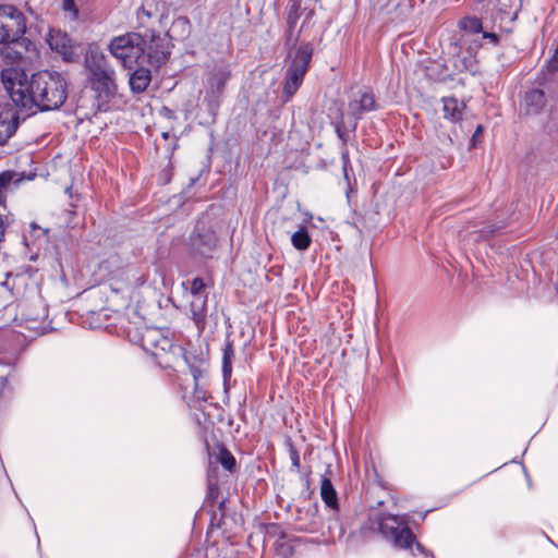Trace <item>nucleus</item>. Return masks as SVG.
<instances>
[{
  "label": "nucleus",
  "mask_w": 558,
  "mask_h": 558,
  "mask_svg": "<svg viewBox=\"0 0 558 558\" xmlns=\"http://www.w3.org/2000/svg\"><path fill=\"white\" fill-rule=\"evenodd\" d=\"M219 460L221 465L228 471H232L235 466V459L228 450L221 451Z\"/></svg>",
  "instance_id": "30"
},
{
  "label": "nucleus",
  "mask_w": 558,
  "mask_h": 558,
  "mask_svg": "<svg viewBox=\"0 0 558 558\" xmlns=\"http://www.w3.org/2000/svg\"><path fill=\"white\" fill-rule=\"evenodd\" d=\"M172 45L167 38L151 34L149 43L146 41L145 51L143 52V61L145 60V69L149 66L159 69L167 64L171 56Z\"/></svg>",
  "instance_id": "6"
},
{
  "label": "nucleus",
  "mask_w": 558,
  "mask_h": 558,
  "mask_svg": "<svg viewBox=\"0 0 558 558\" xmlns=\"http://www.w3.org/2000/svg\"><path fill=\"white\" fill-rule=\"evenodd\" d=\"M291 243L298 251H305L310 247L312 239L305 226H300V228L292 233Z\"/></svg>",
  "instance_id": "25"
},
{
  "label": "nucleus",
  "mask_w": 558,
  "mask_h": 558,
  "mask_svg": "<svg viewBox=\"0 0 558 558\" xmlns=\"http://www.w3.org/2000/svg\"><path fill=\"white\" fill-rule=\"evenodd\" d=\"M229 78L226 72H211L207 78L208 89L207 94L210 95L208 106L211 111L218 107V95L223 90L225 85Z\"/></svg>",
  "instance_id": "16"
},
{
  "label": "nucleus",
  "mask_w": 558,
  "mask_h": 558,
  "mask_svg": "<svg viewBox=\"0 0 558 558\" xmlns=\"http://www.w3.org/2000/svg\"><path fill=\"white\" fill-rule=\"evenodd\" d=\"M2 54L8 64H26L24 56L15 47H7Z\"/></svg>",
  "instance_id": "29"
},
{
  "label": "nucleus",
  "mask_w": 558,
  "mask_h": 558,
  "mask_svg": "<svg viewBox=\"0 0 558 558\" xmlns=\"http://www.w3.org/2000/svg\"><path fill=\"white\" fill-rule=\"evenodd\" d=\"M146 40L140 33H126L114 37L110 45V54L121 62L124 70H146L143 52Z\"/></svg>",
  "instance_id": "2"
},
{
  "label": "nucleus",
  "mask_w": 558,
  "mask_h": 558,
  "mask_svg": "<svg viewBox=\"0 0 558 558\" xmlns=\"http://www.w3.org/2000/svg\"><path fill=\"white\" fill-rule=\"evenodd\" d=\"M23 180L22 175L14 171H3L0 173V205L5 202V195L12 191Z\"/></svg>",
  "instance_id": "20"
},
{
  "label": "nucleus",
  "mask_w": 558,
  "mask_h": 558,
  "mask_svg": "<svg viewBox=\"0 0 558 558\" xmlns=\"http://www.w3.org/2000/svg\"><path fill=\"white\" fill-rule=\"evenodd\" d=\"M111 289L114 291V292H119L122 290V287H113L111 286Z\"/></svg>",
  "instance_id": "38"
},
{
  "label": "nucleus",
  "mask_w": 558,
  "mask_h": 558,
  "mask_svg": "<svg viewBox=\"0 0 558 558\" xmlns=\"http://www.w3.org/2000/svg\"><path fill=\"white\" fill-rule=\"evenodd\" d=\"M484 37H493V38H495L496 36H495V34H484Z\"/></svg>",
  "instance_id": "39"
},
{
  "label": "nucleus",
  "mask_w": 558,
  "mask_h": 558,
  "mask_svg": "<svg viewBox=\"0 0 558 558\" xmlns=\"http://www.w3.org/2000/svg\"><path fill=\"white\" fill-rule=\"evenodd\" d=\"M190 247L193 255L210 258L217 247V236L214 231L197 232L191 236Z\"/></svg>",
  "instance_id": "12"
},
{
  "label": "nucleus",
  "mask_w": 558,
  "mask_h": 558,
  "mask_svg": "<svg viewBox=\"0 0 558 558\" xmlns=\"http://www.w3.org/2000/svg\"><path fill=\"white\" fill-rule=\"evenodd\" d=\"M193 397L196 401H206L208 399V392L199 386V383H194Z\"/></svg>",
  "instance_id": "32"
},
{
  "label": "nucleus",
  "mask_w": 558,
  "mask_h": 558,
  "mask_svg": "<svg viewBox=\"0 0 558 558\" xmlns=\"http://www.w3.org/2000/svg\"><path fill=\"white\" fill-rule=\"evenodd\" d=\"M205 288V283L203 281L202 278L199 277H196L192 280L191 282V287H190V292H191V295L192 296H196V295H204L202 293V291L204 290Z\"/></svg>",
  "instance_id": "31"
},
{
  "label": "nucleus",
  "mask_w": 558,
  "mask_h": 558,
  "mask_svg": "<svg viewBox=\"0 0 558 558\" xmlns=\"http://www.w3.org/2000/svg\"><path fill=\"white\" fill-rule=\"evenodd\" d=\"M26 32V17L22 11L10 4L0 5V43L17 41Z\"/></svg>",
  "instance_id": "5"
},
{
  "label": "nucleus",
  "mask_w": 558,
  "mask_h": 558,
  "mask_svg": "<svg viewBox=\"0 0 558 558\" xmlns=\"http://www.w3.org/2000/svg\"><path fill=\"white\" fill-rule=\"evenodd\" d=\"M547 104L545 92L539 88H531L525 92L523 98V112L526 116H538Z\"/></svg>",
  "instance_id": "14"
},
{
  "label": "nucleus",
  "mask_w": 558,
  "mask_h": 558,
  "mask_svg": "<svg viewBox=\"0 0 558 558\" xmlns=\"http://www.w3.org/2000/svg\"><path fill=\"white\" fill-rule=\"evenodd\" d=\"M306 13V19L310 20L314 15V9H308L303 5L301 0H289L284 10L287 29H286V45L296 44L299 35L294 33L296 23L303 13Z\"/></svg>",
  "instance_id": "9"
},
{
  "label": "nucleus",
  "mask_w": 558,
  "mask_h": 558,
  "mask_svg": "<svg viewBox=\"0 0 558 558\" xmlns=\"http://www.w3.org/2000/svg\"><path fill=\"white\" fill-rule=\"evenodd\" d=\"M459 27L470 34L482 32V21L476 16H466L459 21Z\"/></svg>",
  "instance_id": "27"
},
{
  "label": "nucleus",
  "mask_w": 558,
  "mask_h": 558,
  "mask_svg": "<svg viewBox=\"0 0 558 558\" xmlns=\"http://www.w3.org/2000/svg\"><path fill=\"white\" fill-rule=\"evenodd\" d=\"M328 531H329L330 538L332 541H336V539L340 541L344 536V533H345L344 527L340 523L337 514H333L332 517L329 518Z\"/></svg>",
  "instance_id": "28"
},
{
  "label": "nucleus",
  "mask_w": 558,
  "mask_h": 558,
  "mask_svg": "<svg viewBox=\"0 0 558 558\" xmlns=\"http://www.w3.org/2000/svg\"><path fill=\"white\" fill-rule=\"evenodd\" d=\"M45 317H46V308L44 306H41V315L40 316L38 315V316L33 317V316L27 314L26 315V320L29 322V323H38V320L40 318H45Z\"/></svg>",
  "instance_id": "36"
},
{
  "label": "nucleus",
  "mask_w": 558,
  "mask_h": 558,
  "mask_svg": "<svg viewBox=\"0 0 558 558\" xmlns=\"http://www.w3.org/2000/svg\"><path fill=\"white\" fill-rule=\"evenodd\" d=\"M190 373L194 379V383H199V379L203 377L205 373V368L202 366L190 365Z\"/></svg>",
  "instance_id": "34"
},
{
  "label": "nucleus",
  "mask_w": 558,
  "mask_h": 558,
  "mask_svg": "<svg viewBox=\"0 0 558 558\" xmlns=\"http://www.w3.org/2000/svg\"><path fill=\"white\" fill-rule=\"evenodd\" d=\"M0 78L20 110H56L68 97V81L61 72H0Z\"/></svg>",
  "instance_id": "1"
},
{
  "label": "nucleus",
  "mask_w": 558,
  "mask_h": 558,
  "mask_svg": "<svg viewBox=\"0 0 558 558\" xmlns=\"http://www.w3.org/2000/svg\"><path fill=\"white\" fill-rule=\"evenodd\" d=\"M376 522L380 534L396 547L410 549L411 553L415 555L412 548V545L415 544V549L418 554L428 555V551L422 544L414 542V535L402 517L391 513H380Z\"/></svg>",
  "instance_id": "3"
},
{
  "label": "nucleus",
  "mask_w": 558,
  "mask_h": 558,
  "mask_svg": "<svg viewBox=\"0 0 558 558\" xmlns=\"http://www.w3.org/2000/svg\"><path fill=\"white\" fill-rule=\"evenodd\" d=\"M235 353L234 348L231 341H227L223 348V355H222V376L225 384L231 378L232 376V362L234 361Z\"/></svg>",
  "instance_id": "24"
},
{
  "label": "nucleus",
  "mask_w": 558,
  "mask_h": 558,
  "mask_svg": "<svg viewBox=\"0 0 558 558\" xmlns=\"http://www.w3.org/2000/svg\"><path fill=\"white\" fill-rule=\"evenodd\" d=\"M162 136H163L165 138H167V137H168V133H162Z\"/></svg>",
  "instance_id": "40"
},
{
  "label": "nucleus",
  "mask_w": 558,
  "mask_h": 558,
  "mask_svg": "<svg viewBox=\"0 0 558 558\" xmlns=\"http://www.w3.org/2000/svg\"><path fill=\"white\" fill-rule=\"evenodd\" d=\"M63 10L71 12L73 19H77L78 9L76 8L74 0H63Z\"/></svg>",
  "instance_id": "33"
},
{
  "label": "nucleus",
  "mask_w": 558,
  "mask_h": 558,
  "mask_svg": "<svg viewBox=\"0 0 558 558\" xmlns=\"http://www.w3.org/2000/svg\"><path fill=\"white\" fill-rule=\"evenodd\" d=\"M191 34V23L186 16H179L173 20L167 32L168 40H184Z\"/></svg>",
  "instance_id": "19"
},
{
  "label": "nucleus",
  "mask_w": 558,
  "mask_h": 558,
  "mask_svg": "<svg viewBox=\"0 0 558 558\" xmlns=\"http://www.w3.org/2000/svg\"><path fill=\"white\" fill-rule=\"evenodd\" d=\"M305 72H288L283 83V101H289L303 83Z\"/></svg>",
  "instance_id": "22"
},
{
  "label": "nucleus",
  "mask_w": 558,
  "mask_h": 558,
  "mask_svg": "<svg viewBox=\"0 0 558 558\" xmlns=\"http://www.w3.org/2000/svg\"><path fill=\"white\" fill-rule=\"evenodd\" d=\"M190 307H191L192 319L194 320L196 327L199 330H203L205 327L206 316H207V296L206 295L192 296Z\"/></svg>",
  "instance_id": "18"
},
{
  "label": "nucleus",
  "mask_w": 558,
  "mask_h": 558,
  "mask_svg": "<svg viewBox=\"0 0 558 558\" xmlns=\"http://www.w3.org/2000/svg\"><path fill=\"white\" fill-rule=\"evenodd\" d=\"M47 41L50 49L60 54L65 62H74L78 59L77 49L81 45L73 43L66 33L50 29Z\"/></svg>",
  "instance_id": "8"
},
{
  "label": "nucleus",
  "mask_w": 558,
  "mask_h": 558,
  "mask_svg": "<svg viewBox=\"0 0 558 558\" xmlns=\"http://www.w3.org/2000/svg\"><path fill=\"white\" fill-rule=\"evenodd\" d=\"M155 15V12L147 8V5L143 4L138 10H137V19L140 21H142L143 16H145L147 20L151 19L153 16Z\"/></svg>",
  "instance_id": "35"
},
{
  "label": "nucleus",
  "mask_w": 558,
  "mask_h": 558,
  "mask_svg": "<svg viewBox=\"0 0 558 558\" xmlns=\"http://www.w3.org/2000/svg\"><path fill=\"white\" fill-rule=\"evenodd\" d=\"M151 81L150 72H131L129 84L133 93L144 92Z\"/></svg>",
  "instance_id": "23"
},
{
  "label": "nucleus",
  "mask_w": 558,
  "mask_h": 558,
  "mask_svg": "<svg viewBox=\"0 0 558 558\" xmlns=\"http://www.w3.org/2000/svg\"><path fill=\"white\" fill-rule=\"evenodd\" d=\"M140 344L144 351L155 357L169 353L173 348L172 340L165 335L163 330L154 327H146L141 335Z\"/></svg>",
  "instance_id": "7"
},
{
  "label": "nucleus",
  "mask_w": 558,
  "mask_h": 558,
  "mask_svg": "<svg viewBox=\"0 0 558 558\" xmlns=\"http://www.w3.org/2000/svg\"><path fill=\"white\" fill-rule=\"evenodd\" d=\"M99 271H107L108 280H112L118 277H122L124 271L118 266V258L111 257L99 264Z\"/></svg>",
  "instance_id": "26"
},
{
  "label": "nucleus",
  "mask_w": 558,
  "mask_h": 558,
  "mask_svg": "<svg viewBox=\"0 0 558 558\" xmlns=\"http://www.w3.org/2000/svg\"><path fill=\"white\" fill-rule=\"evenodd\" d=\"M442 104V118L453 124L450 133H439L442 142L451 145L460 142L466 132L463 130V122L469 113L466 102L460 100L454 96H446L441 98Z\"/></svg>",
  "instance_id": "4"
},
{
  "label": "nucleus",
  "mask_w": 558,
  "mask_h": 558,
  "mask_svg": "<svg viewBox=\"0 0 558 558\" xmlns=\"http://www.w3.org/2000/svg\"><path fill=\"white\" fill-rule=\"evenodd\" d=\"M86 81L101 101H108L116 93L114 81L108 72H89Z\"/></svg>",
  "instance_id": "11"
},
{
  "label": "nucleus",
  "mask_w": 558,
  "mask_h": 558,
  "mask_svg": "<svg viewBox=\"0 0 558 558\" xmlns=\"http://www.w3.org/2000/svg\"><path fill=\"white\" fill-rule=\"evenodd\" d=\"M483 132V126L482 125H477L475 132L473 133V136H472V146H475V143H476V138L477 136Z\"/></svg>",
  "instance_id": "37"
},
{
  "label": "nucleus",
  "mask_w": 558,
  "mask_h": 558,
  "mask_svg": "<svg viewBox=\"0 0 558 558\" xmlns=\"http://www.w3.org/2000/svg\"><path fill=\"white\" fill-rule=\"evenodd\" d=\"M20 107L12 100L0 104V145L5 144L20 125Z\"/></svg>",
  "instance_id": "10"
},
{
  "label": "nucleus",
  "mask_w": 558,
  "mask_h": 558,
  "mask_svg": "<svg viewBox=\"0 0 558 558\" xmlns=\"http://www.w3.org/2000/svg\"><path fill=\"white\" fill-rule=\"evenodd\" d=\"M292 46L288 52V59L290 61L288 70H307L313 57V45L311 43H302L299 46L290 44Z\"/></svg>",
  "instance_id": "13"
},
{
  "label": "nucleus",
  "mask_w": 558,
  "mask_h": 558,
  "mask_svg": "<svg viewBox=\"0 0 558 558\" xmlns=\"http://www.w3.org/2000/svg\"><path fill=\"white\" fill-rule=\"evenodd\" d=\"M350 113L359 119L363 113L375 110L374 95L367 89H360L356 97L349 102Z\"/></svg>",
  "instance_id": "15"
},
{
  "label": "nucleus",
  "mask_w": 558,
  "mask_h": 558,
  "mask_svg": "<svg viewBox=\"0 0 558 558\" xmlns=\"http://www.w3.org/2000/svg\"><path fill=\"white\" fill-rule=\"evenodd\" d=\"M320 496L327 507L335 511H338L339 506L337 492L333 488L330 478L327 477L326 475L322 476L320 480Z\"/></svg>",
  "instance_id": "21"
},
{
  "label": "nucleus",
  "mask_w": 558,
  "mask_h": 558,
  "mask_svg": "<svg viewBox=\"0 0 558 558\" xmlns=\"http://www.w3.org/2000/svg\"><path fill=\"white\" fill-rule=\"evenodd\" d=\"M107 56L96 43L89 44L85 52V70H106Z\"/></svg>",
  "instance_id": "17"
},
{
  "label": "nucleus",
  "mask_w": 558,
  "mask_h": 558,
  "mask_svg": "<svg viewBox=\"0 0 558 558\" xmlns=\"http://www.w3.org/2000/svg\"><path fill=\"white\" fill-rule=\"evenodd\" d=\"M9 70H10V71H13V70H15V69H14V68H10ZM20 70H23V69L21 68Z\"/></svg>",
  "instance_id": "41"
}]
</instances>
